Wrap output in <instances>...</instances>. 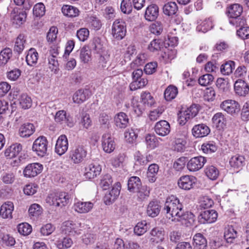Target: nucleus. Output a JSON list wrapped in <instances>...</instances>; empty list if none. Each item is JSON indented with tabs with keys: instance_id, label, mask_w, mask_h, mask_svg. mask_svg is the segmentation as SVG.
Instances as JSON below:
<instances>
[{
	"instance_id": "39448f33",
	"label": "nucleus",
	"mask_w": 249,
	"mask_h": 249,
	"mask_svg": "<svg viewBox=\"0 0 249 249\" xmlns=\"http://www.w3.org/2000/svg\"><path fill=\"white\" fill-rule=\"evenodd\" d=\"M87 151L82 145L74 146L70 152V159L74 164L82 162L86 157Z\"/></svg>"
},
{
	"instance_id": "09e8293b",
	"label": "nucleus",
	"mask_w": 249,
	"mask_h": 249,
	"mask_svg": "<svg viewBox=\"0 0 249 249\" xmlns=\"http://www.w3.org/2000/svg\"><path fill=\"white\" fill-rule=\"evenodd\" d=\"M145 142L148 148L153 149L159 145V142L154 135L148 134L145 137Z\"/></svg>"
},
{
	"instance_id": "6e6552de",
	"label": "nucleus",
	"mask_w": 249,
	"mask_h": 249,
	"mask_svg": "<svg viewBox=\"0 0 249 249\" xmlns=\"http://www.w3.org/2000/svg\"><path fill=\"white\" fill-rule=\"evenodd\" d=\"M198 112V109L196 104L191 105L186 110L180 112V115L178 117V121L181 125H184L190 119L195 117Z\"/></svg>"
},
{
	"instance_id": "4468645a",
	"label": "nucleus",
	"mask_w": 249,
	"mask_h": 249,
	"mask_svg": "<svg viewBox=\"0 0 249 249\" xmlns=\"http://www.w3.org/2000/svg\"><path fill=\"white\" fill-rule=\"evenodd\" d=\"M210 127L203 123L195 125L192 129V135L196 138L206 137L210 134Z\"/></svg>"
},
{
	"instance_id": "cd10ccee",
	"label": "nucleus",
	"mask_w": 249,
	"mask_h": 249,
	"mask_svg": "<svg viewBox=\"0 0 249 249\" xmlns=\"http://www.w3.org/2000/svg\"><path fill=\"white\" fill-rule=\"evenodd\" d=\"M150 241L153 244H158L162 242L164 239V231L162 228L156 227L150 231Z\"/></svg>"
},
{
	"instance_id": "4be33fe9",
	"label": "nucleus",
	"mask_w": 249,
	"mask_h": 249,
	"mask_svg": "<svg viewBox=\"0 0 249 249\" xmlns=\"http://www.w3.org/2000/svg\"><path fill=\"white\" fill-rule=\"evenodd\" d=\"M90 96V92L88 89H80L76 91L72 97L73 102L81 104L88 99Z\"/></svg>"
},
{
	"instance_id": "2eb2a0df",
	"label": "nucleus",
	"mask_w": 249,
	"mask_h": 249,
	"mask_svg": "<svg viewBox=\"0 0 249 249\" xmlns=\"http://www.w3.org/2000/svg\"><path fill=\"white\" fill-rule=\"evenodd\" d=\"M68 141L65 135H60L57 141L55 147V152L59 155H63L68 150Z\"/></svg>"
},
{
	"instance_id": "0e129e2a",
	"label": "nucleus",
	"mask_w": 249,
	"mask_h": 249,
	"mask_svg": "<svg viewBox=\"0 0 249 249\" xmlns=\"http://www.w3.org/2000/svg\"><path fill=\"white\" fill-rule=\"evenodd\" d=\"M30 216L37 217L42 213L41 207L38 204H32L28 210Z\"/></svg>"
},
{
	"instance_id": "c756f323",
	"label": "nucleus",
	"mask_w": 249,
	"mask_h": 249,
	"mask_svg": "<svg viewBox=\"0 0 249 249\" xmlns=\"http://www.w3.org/2000/svg\"><path fill=\"white\" fill-rule=\"evenodd\" d=\"M13 210V203L10 201L6 202L3 204L0 207V215L3 218H11L12 217V213Z\"/></svg>"
},
{
	"instance_id": "37998d69",
	"label": "nucleus",
	"mask_w": 249,
	"mask_h": 249,
	"mask_svg": "<svg viewBox=\"0 0 249 249\" xmlns=\"http://www.w3.org/2000/svg\"><path fill=\"white\" fill-rule=\"evenodd\" d=\"M235 69V62L233 61L229 60L226 61L220 67L221 72L225 75L231 74Z\"/></svg>"
},
{
	"instance_id": "69168bd1",
	"label": "nucleus",
	"mask_w": 249,
	"mask_h": 249,
	"mask_svg": "<svg viewBox=\"0 0 249 249\" xmlns=\"http://www.w3.org/2000/svg\"><path fill=\"white\" fill-rule=\"evenodd\" d=\"M146 58V55L144 53L139 54L136 58L130 64L131 68L134 69L135 67L143 65L145 62Z\"/></svg>"
},
{
	"instance_id": "a19ab883",
	"label": "nucleus",
	"mask_w": 249,
	"mask_h": 249,
	"mask_svg": "<svg viewBox=\"0 0 249 249\" xmlns=\"http://www.w3.org/2000/svg\"><path fill=\"white\" fill-rule=\"evenodd\" d=\"M178 93V88L175 86L170 85L164 91L165 99L167 101H170L176 98Z\"/></svg>"
},
{
	"instance_id": "4d7b16f0",
	"label": "nucleus",
	"mask_w": 249,
	"mask_h": 249,
	"mask_svg": "<svg viewBox=\"0 0 249 249\" xmlns=\"http://www.w3.org/2000/svg\"><path fill=\"white\" fill-rule=\"evenodd\" d=\"M19 101L20 106L24 109L30 108L32 105V101L31 97L26 94H21L19 99Z\"/></svg>"
},
{
	"instance_id": "4c0bfd02",
	"label": "nucleus",
	"mask_w": 249,
	"mask_h": 249,
	"mask_svg": "<svg viewBox=\"0 0 249 249\" xmlns=\"http://www.w3.org/2000/svg\"><path fill=\"white\" fill-rule=\"evenodd\" d=\"M159 170V165L156 163L151 164L149 166L147 172V177L150 182L153 183L156 181Z\"/></svg>"
},
{
	"instance_id": "338daca9",
	"label": "nucleus",
	"mask_w": 249,
	"mask_h": 249,
	"mask_svg": "<svg viewBox=\"0 0 249 249\" xmlns=\"http://www.w3.org/2000/svg\"><path fill=\"white\" fill-rule=\"evenodd\" d=\"M112 181L111 176L109 174H106L101 179L100 186L103 190H107L111 185Z\"/></svg>"
},
{
	"instance_id": "c85d7f7f",
	"label": "nucleus",
	"mask_w": 249,
	"mask_h": 249,
	"mask_svg": "<svg viewBox=\"0 0 249 249\" xmlns=\"http://www.w3.org/2000/svg\"><path fill=\"white\" fill-rule=\"evenodd\" d=\"M134 159L136 165L144 166L153 160V157L150 154L144 157L140 151H137L134 155Z\"/></svg>"
},
{
	"instance_id": "de8ad7c7",
	"label": "nucleus",
	"mask_w": 249,
	"mask_h": 249,
	"mask_svg": "<svg viewBox=\"0 0 249 249\" xmlns=\"http://www.w3.org/2000/svg\"><path fill=\"white\" fill-rule=\"evenodd\" d=\"M79 51L81 61L84 63H88L91 59V52L89 48L84 46Z\"/></svg>"
},
{
	"instance_id": "5fc2aeb1",
	"label": "nucleus",
	"mask_w": 249,
	"mask_h": 249,
	"mask_svg": "<svg viewBox=\"0 0 249 249\" xmlns=\"http://www.w3.org/2000/svg\"><path fill=\"white\" fill-rule=\"evenodd\" d=\"M137 130L132 128H128L124 132V138L128 142L133 143L137 139Z\"/></svg>"
},
{
	"instance_id": "dca6fc26",
	"label": "nucleus",
	"mask_w": 249,
	"mask_h": 249,
	"mask_svg": "<svg viewBox=\"0 0 249 249\" xmlns=\"http://www.w3.org/2000/svg\"><path fill=\"white\" fill-rule=\"evenodd\" d=\"M154 129L157 135L164 137L168 135L170 132V125L166 121L161 120L156 123Z\"/></svg>"
},
{
	"instance_id": "b1692460",
	"label": "nucleus",
	"mask_w": 249,
	"mask_h": 249,
	"mask_svg": "<svg viewBox=\"0 0 249 249\" xmlns=\"http://www.w3.org/2000/svg\"><path fill=\"white\" fill-rule=\"evenodd\" d=\"M212 122L217 129L221 130L226 127L227 119L225 115L222 112H217L213 116Z\"/></svg>"
},
{
	"instance_id": "72a5a7b5",
	"label": "nucleus",
	"mask_w": 249,
	"mask_h": 249,
	"mask_svg": "<svg viewBox=\"0 0 249 249\" xmlns=\"http://www.w3.org/2000/svg\"><path fill=\"white\" fill-rule=\"evenodd\" d=\"M160 211V206L158 201H152L147 206L146 213L148 216L155 217L159 214Z\"/></svg>"
},
{
	"instance_id": "f03ea898",
	"label": "nucleus",
	"mask_w": 249,
	"mask_h": 249,
	"mask_svg": "<svg viewBox=\"0 0 249 249\" xmlns=\"http://www.w3.org/2000/svg\"><path fill=\"white\" fill-rule=\"evenodd\" d=\"M182 210V203L177 197L173 195L167 198L163 209L166 214V217L172 221L173 218L179 215Z\"/></svg>"
},
{
	"instance_id": "7c9ffc66",
	"label": "nucleus",
	"mask_w": 249,
	"mask_h": 249,
	"mask_svg": "<svg viewBox=\"0 0 249 249\" xmlns=\"http://www.w3.org/2000/svg\"><path fill=\"white\" fill-rule=\"evenodd\" d=\"M194 249H206L207 241L203 235L200 233L196 234L193 237Z\"/></svg>"
},
{
	"instance_id": "1a4fd4ad",
	"label": "nucleus",
	"mask_w": 249,
	"mask_h": 249,
	"mask_svg": "<svg viewBox=\"0 0 249 249\" xmlns=\"http://www.w3.org/2000/svg\"><path fill=\"white\" fill-rule=\"evenodd\" d=\"M172 221L180 222L182 225L189 227L194 224L195 221V216L191 212H184L183 210L175 218H173Z\"/></svg>"
},
{
	"instance_id": "9d476101",
	"label": "nucleus",
	"mask_w": 249,
	"mask_h": 249,
	"mask_svg": "<svg viewBox=\"0 0 249 249\" xmlns=\"http://www.w3.org/2000/svg\"><path fill=\"white\" fill-rule=\"evenodd\" d=\"M207 161L206 158L200 156L191 158L187 163V168L190 172H196L201 169Z\"/></svg>"
},
{
	"instance_id": "a18cd8bd",
	"label": "nucleus",
	"mask_w": 249,
	"mask_h": 249,
	"mask_svg": "<svg viewBox=\"0 0 249 249\" xmlns=\"http://www.w3.org/2000/svg\"><path fill=\"white\" fill-rule=\"evenodd\" d=\"M205 173L210 179L215 180L218 177L219 172L216 167L213 165H209L205 169Z\"/></svg>"
},
{
	"instance_id": "e2e57ef3",
	"label": "nucleus",
	"mask_w": 249,
	"mask_h": 249,
	"mask_svg": "<svg viewBox=\"0 0 249 249\" xmlns=\"http://www.w3.org/2000/svg\"><path fill=\"white\" fill-rule=\"evenodd\" d=\"M135 193H137L138 198L141 200H143L149 196L150 190L147 186L141 185V186L138 189V190L136 191Z\"/></svg>"
},
{
	"instance_id": "a878e982",
	"label": "nucleus",
	"mask_w": 249,
	"mask_h": 249,
	"mask_svg": "<svg viewBox=\"0 0 249 249\" xmlns=\"http://www.w3.org/2000/svg\"><path fill=\"white\" fill-rule=\"evenodd\" d=\"M114 121L115 125L117 127L124 129L128 126L129 119L125 113L121 112L115 116Z\"/></svg>"
},
{
	"instance_id": "393cba45",
	"label": "nucleus",
	"mask_w": 249,
	"mask_h": 249,
	"mask_svg": "<svg viewBox=\"0 0 249 249\" xmlns=\"http://www.w3.org/2000/svg\"><path fill=\"white\" fill-rule=\"evenodd\" d=\"M26 14L25 11H16L15 9L11 13V19L13 24L16 27L22 24L26 20Z\"/></svg>"
},
{
	"instance_id": "49530a36",
	"label": "nucleus",
	"mask_w": 249,
	"mask_h": 249,
	"mask_svg": "<svg viewBox=\"0 0 249 249\" xmlns=\"http://www.w3.org/2000/svg\"><path fill=\"white\" fill-rule=\"evenodd\" d=\"M201 149L204 153L211 154L215 152L217 147L214 142L209 141L204 143L201 145Z\"/></svg>"
},
{
	"instance_id": "7ed1b4c3",
	"label": "nucleus",
	"mask_w": 249,
	"mask_h": 249,
	"mask_svg": "<svg viewBox=\"0 0 249 249\" xmlns=\"http://www.w3.org/2000/svg\"><path fill=\"white\" fill-rule=\"evenodd\" d=\"M143 71L142 69L135 70L132 74L133 81L130 83L129 88L131 90H135L144 87L147 83L146 78L142 77Z\"/></svg>"
},
{
	"instance_id": "c9c22d12",
	"label": "nucleus",
	"mask_w": 249,
	"mask_h": 249,
	"mask_svg": "<svg viewBox=\"0 0 249 249\" xmlns=\"http://www.w3.org/2000/svg\"><path fill=\"white\" fill-rule=\"evenodd\" d=\"M63 15L67 17H76L79 15V10L74 6L69 5H64L61 8Z\"/></svg>"
},
{
	"instance_id": "0eeeda50",
	"label": "nucleus",
	"mask_w": 249,
	"mask_h": 249,
	"mask_svg": "<svg viewBox=\"0 0 249 249\" xmlns=\"http://www.w3.org/2000/svg\"><path fill=\"white\" fill-rule=\"evenodd\" d=\"M220 107L221 109L232 116L238 114L241 110L239 103L231 99L226 100L222 102Z\"/></svg>"
},
{
	"instance_id": "13d9d810",
	"label": "nucleus",
	"mask_w": 249,
	"mask_h": 249,
	"mask_svg": "<svg viewBox=\"0 0 249 249\" xmlns=\"http://www.w3.org/2000/svg\"><path fill=\"white\" fill-rule=\"evenodd\" d=\"M141 97L142 103L147 107H151L155 103V100L149 92H142Z\"/></svg>"
},
{
	"instance_id": "aec40b11",
	"label": "nucleus",
	"mask_w": 249,
	"mask_h": 249,
	"mask_svg": "<svg viewBox=\"0 0 249 249\" xmlns=\"http://www.w3.org/2000/svg\"><path fill=\"white\" fill-rule=\"evenodd\" d=\"M159 8L157 5L152 4L148 5L146 8L144 18L149 21L155 20L159 16Z\"/></svg>"
},
{
	"instance_id": "9b49d317",
	"label": "nucleus",
	"mask_w": 249,
	"mask_h": 249,
	"mask_svg": "<svg viewBox=\"0 0 249 249\" xmlns=\"http://www.w3.org/2000/svg\"><path fill=\"white\" fill-rule=\"evenodd\" d=\"M217 216L218 213L215 210H206L201 212L198 221L201 224L212 223L216 220Z\"/></svg>"
},
{
	"instance_id": "c03bdc74",
	"label": "nucleus",
	"mask_w": 249,
	"mask_h": 249,
	"mask_svg": "<svg viewBox=\"0 0 249 249\" xmlns=\"http://www.w3.org/2000/svg\"><path fill=\"white\" fill-rule=\"evenodd\" d=\"M213 26L212 19L208 18L204 20L196 27V30L198 32L206 33L211 30Z\"/></svg>"
},
{
	"instance_id": "603ef678",
	"label": "nucleus",
	"mask_w": 249,
	"mask_h": 249,
	"mask_svg": "<svg viewBox=\"0 0 249 249\" xmlns=\"http://www.w3.org/2000/svg\"><path fill=\"white\" fill-rule=\"evenodd\" d=\"M237 237V232L232 227H229L224 233L225 239L228 243H232Z\"/></svg>"
},
{
	"instance_id": "a211bd4d",
	"label": "nucleus",
	"mask_w": 249,
	"mask_h": 249,
	"mask_svg": "<svg viewBox=\"0 0 249 249\" xmlns=\"http://www.w3.org/2000/svg\"><path fill=\"white\" fill-rule=\"evenodd\" d=\"M101 170L100 165L97 163H90L85 167L84 176L88 179L93 178L100 174Z\"/></svg>"
},
{
	"instance_id": "f8f14e48",
	"label": "nucleus",
	"mask_w": 249,
	"mask_h": 249,
	"mask_svg": "<svg viewBox=\"0 0 249 249\" xmlns=\"http://www.w3.org/2000/svg\"><path fill=\"white\" fill-rule=\"evenodd\" d=\"M196 181V178L193 176L185 175L181 176L178 181V187L185 190H189L193 188Z\"/></svg>"
},
{
	"instance_id": "ea45409f",
	"label": "nucleus",
	"mask_w": 249,
	"mask_h": 249,
	"mask_svg": "<svg viewBox=\"0 0 249 249\" xmlns=\"http://www.w3.org/2000/svg\"><path fill=\"white\" fill-rule=\"evenodd\" d=\"M164 14L169 17L175 15L177 13L178 7L175 2H169L165 4L162 8Z\"/></svg>"
},
{
	"instance_id": "58836bf2",
	"label": "nucleus",
	"mask_w": 249,
	"mask_h": 249,
	"mask_svg": "<svg viewBox=\"0 0 249 249\" xmlns=\"http://www.w3.org/2000/svg\"><path fill=\"white\" fill-rule=\"evenodd\" d=\"M141 185L142 182L141 179L138 177H131L128 180V190L130 192L135 193L136 191L138 190V189L141 186Z\"/></svg>"
},
{
	"instance_id": "8fccbe9b",
	"label": "nucleus",
	"mask_w": 249,
	"mask_h": 249,
	"mask_svg": "<svg viewBox=\"0 0 249 249\" xmlns=\"http://www.w3.org/2000/svg\"><path fill=\"white\" fill-rule=\"evenodd\" d=\"M12 56V52L10 48H5L0 53V65L6 64Z\"/></svg>"
},
{
	"instance_id": "473e14b6",
	"label": "nucleus",
	"mask_w": 249,
	"mask_h": 249,
	"mask_svg": "<svg viewBox=\"0 0 249 249\" xmlns=\"http://www.w3.org/2000/svg\"><path fill=\"white\" fill-rule=\"evenodd\" d=\"M35 131L33 124L31 123L24 124L19 129V134L23 138L29 137L32 135Z\"/></svg>"
},
{
	"instance_id": "6ab92c4d",
	"label": "nucleus",
	"mask_w": 249,
	"mask_h": 249,
	"mask_svg": "<svg viewBox=\"0 0 249 249\" xmlns=\"http://www.w3.org/2000/svg\"><path fill=\"white\" fill-rule=\"evenodd\" d=\"M234 89L236 95L244 97L249 93V86L245 81L238 79L234 83Z\"/></svg>"
},
{
	"instance_id": "423d86ee",
	"label": "nucleus",
	"mask_w": 249,
	"mask_h": 249,
	"mask_svg": "<svg viewBox=\"0 0 249 249\" xmlns=\"http://www.w3.org/2000/svg\"><path fill=\"white\" fill-rule=\"evenodd\" d=\"M48 142L45 136L38 137L34 142L32 149L37 155L44 157L47 153Z\"/></svg>"
},
{
	"instance_id": "ddd939ff",
	"label": "nucleus",
	"mask_w": 249,
	"mask_h": 249,
	"mask_svg": "<svg viewBox=\"0 0 249 249\" xmlns=\"http://www.w3.org/2000/svg\"><path fill=\"white\" fill-rule=\"evenodd\" d=\"M43 170V165L39 163H32L26 166L23 174L25 177L32 178L36 176Z\"/></svg>"
},
{
	"instance_id": "f704fd0d",
	"label": "nucleus",
	"mask_w": 249,
	"mask_h": 249,
	"mask_svg": "<svg viewBox=\"0 0 249 249\" xmlns=\"http://www.w3.org/2000/svg\"><path fill=\"white\" fill-rule=\"evenodd\" d=\"M38 59V53L34 48H31L27 53L26 61L28 65L34 66Z\"/></svg>"
},
{
	"instance_id": "20e7f679",
	"label": "nucleus",
	"mask_w": 249,
	"mask_h": 249,
	"mask_svg": "<svg viewBox=\"0 0 249 249\" xmlns=\"http://www.w3.org/2000/svg\"><path fill=\"white\" fill-rule=\"evenodd\" d=\"M112 35L113 37L120 40L124 38L126 33L125 22L121 19L115 20L112 26Z\"/></svg>"
},
{
	"instance_id": "f257e3e1",
	"label": "nucleus",
	"mask_w": 249,
	"mask_h": 249,
	"mask_svg": "<svg viewBox=\"0 0 249 249\" xmlns=\"http://www.w3.org/2000/svg\"><path fill=\"white\" fill-rule=\"evenodd\" d=\"M92 46L96 53L100 54L94 68L95 71L98 73H102L106 68L108 70L107 65L110 60V54L107 51H102L103 45L99 38L94 39Z\"/></svg>"
},
{
	"instance_id": "f3484780",
	"label": "nucleus",
	"mask_w": 249,
	"mask_h": 249,
	"mask_svg": "<svg viewBox=\"0 0 249 249\" xmlns=\"http://www.w3.org/2000/svg\"><path fill=\"white\" fill-rule=\"evenodd\" d=\"M102 147L104 151L108 153H110L115 148V143L114 138L110 134H105L102 136Z\"/></svg>"
},
{
	"instance_id": "5701e85b",
	"label": "nucleus",
	"mask_w": 249,
	"mask_h": 249,
	"mask_svg": "<svg viewBox=\"0 0 249 249\" xmlns=\"http://www.w3.org/2000/svg\"><path fill=\"white\" fill-rule=\"evenodd\" d=\"M229 163L233 169L240 170L246 164L245 158L242 155L236 154L230 158Z\"/></svg>"
},
{
	"instance_id": "2f4dec72",
	"label": "nucleus",
	"mask_w": 249,
	"mask_h": 249,
	"mask_svg": "<svg viewBox=\"0 0 249 249\" xmlns=\"http://www.w3.org/2000/svg\"><path fill=\"white\" fill-rule=\"evenodd\" d=\"M58 249H67L71 248L72 244V239L69 237L58 238L54 242Z\"/></svg>"
},
{
	"instance_id": "e433bc0d",
	"label": "nucleus",
	"mask_w": 249,
	"mask_h": 249,
	"mask_svg": "<svg viewBox=\"0 0 249 249\" xmlns=\"http://www.w3.org/2000/svg\"><path fill=\"white\" fill-rule=\"evenodd\" d=\"M243 8L241 5L238 3L233 4L228 7V17L229 18L241 16Z\"/></svg>"
},
{
	"instance_id": "864d4df0",
	"label": "nucleus",
	"mask_w": 249,
	"mask_h": 249,
	"mask_svg": "<svg viewBox=\"0 0 249 249\" xmlns=\"http://www.w3.org/2000/svg\"><path fill=\"white\" fill-rule=\"evenodd\" d=\"M229 22L232 26L237 28H241L245 26L246 23L245 18L243 16L233 17L229 18Z\"/></svg>"
},
{
	"instance_id": "412c9836",
	"label": "nucleus",
	"mask_w": 249,
	"mask_h": 249,
	"mask_svg": "<svg viewBox=\"0 0 249 249\" xmlns=\"http://www.w3.org/2000/svg\"><path fill=\"white\" fill-rule=\"evenodd\" d=\"M93 207V203L90 201H78L74 204L75 211L79 213H86L90 211Z\"/></svg>"
},
{
	"instance_id": "3c124183",
	"label": "nucleus",
	"mask_w": 249,
	"mask_h": 249,
	"mask_svg": "<svg viewBox=\"0 0 249 249\" xmlns=\"http://www.w3.org/2000/svg\"><path fill=\"white\" fill-rule=\"evenodd\" d=\"M147 229V222L144 220L137 223L134 228V232L136 235L141 236L146 232Z\"/></svg>"
},
{
	"instance_id": "6e6d98bb",
	"label": "nucleus",
	"mask_w": 249,
	"mask_h": 249,
	"mask_svg": "<svg viewBox=\"0 0 249 249\" xmlns=\"http://www.w3.org/2000/svg\"><path fill=\"white\" fill-rule=\"evenodd\" d=\"M87 21L89 26L92 29L98 30L102 26L101 21L96 17H89L88 18Z\"/></svg>"
},
{
	"instance_id": "774afa93",
	"label": "nucleus",
	"mask_w": 249,
	"mask_h": 249,
	"mask_svg": "<svg viewBox=\"0 0 249 249\" xmlns=\"http://www.w3.org/2000/svg\"><path fill=\"white\" fill-rule=\"evenodd\" d=\"M214 77L211 74H206L199 77V84L202 86H207L211 84L213 81Z\"/></svg>"
},
{
	"instance_id": "680f3d73",
	"label": "nucleus",
	"mask_w": 249,
	"mask_h": 249,
	"mask_svg": "<svg viewBox=\"0 0 249 249\" xmlns=\"http://www.w3.org/2000/svg\"><path fill=\"white\" fill-rule=\"evenodd\" d=\"M57 194L58 203L59 207H63L66 205L69 202L70 196L65 192H61Z\"/></svg>"
},
{
	"instance_id": "79ce46f5",
	"label": "nucleus",
	"mask_w": 249,
	"mask_h": 249,
	"mask_svg": "<svg viewBox=\"0 0 249 249\" xmlns=\"http://www.w3.org/2000/svg\"><path fill=\"white\" fill-rule=\"evenodd\" d=\"M25 42V36L22 34H19L16 39L14 51L19 54L24 49Z\"/></svg>"
},
{
	"instance_id": "bb28decb",
	"label": "nucleus",
	"mask_w": 249,
	"mask_h": 249,
	"mask_svg": "<svg viewBox=\"0 0 249 249\" xmlns=\"http://www.w3.org/2000/svg\"><path fill=\"white\" fill-rule=\"evenodd\" d=\"M22 149V146L20 143H15L6 149L4 152L5 156L10 159L16 157Z\"/></svg>"
},
{
	"instance_id": "bf43d9fd",
	"label": "nucleus",
	"mask_w": 249,
	"mask_h": 249,
	"mask_svg": "<svg viewBox=\"0 0 249 249\" xmlns=\"http://www.w3.org/2000/svg\"><path fill=\"white\" fill-rule=\"evenodd\" d=\"M58 34V29L56 27H51L47 34L46 39L49 43L56 41Z\"/></svg>"
},
{
	"instance_id": "052dcab7",
	"label": "nucleus",
	"mask_w": 249,
	"mask_h": 249,
	"mask_svg": "<svg viewBox=\"0 0 249 249\" xmlns=\"http://www.w3.org/2000/svg\"><path fill=\"white\" fill-rule=\"evenodd\" d=\"M18 232L23 235H29L32 231V227L27 223H22L18 224Z\"/></svg>"
}]
</instances>
